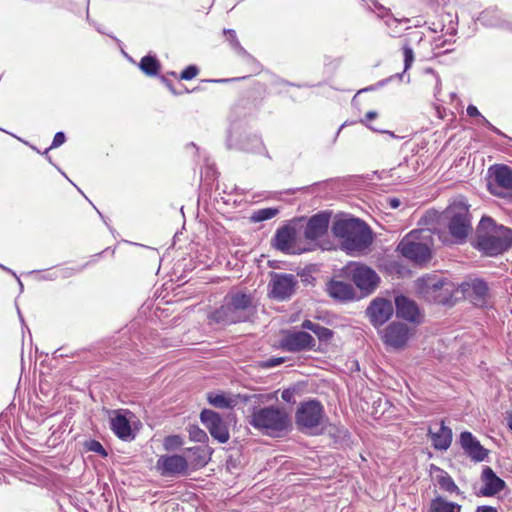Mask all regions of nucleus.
Returning <instances> with one entry per match:
<instances>
[{
    "mask_svg": "<svg viewBox=\"0 0 512 512\" xmlns=\"http://www.w3.org/2000/svg\"><path fill=\"white\" fill-rule=\"evenodd\" d=\"M512 246V229L482 217L477 227L476 247L487 256H497Z\"/></svg>",
    "mask_w": 512,
    "mask_h": 512,
    "instance_id": "1",
    "label": "nucleus"
},
{
    "mask_svg": "<svg viewBox=\"0 0 512 512\" xmlns=\"http://www.w3.org/2000/svg\"><path fill=\"white\" fill-rule=\"evenodd\" d=\"M335 237L341 240V245L350 254L365 251L373 241L370 228L359 219H340L332 226Z\"/></svg>",
    "mask_w": 512,
    "mask_h": 512,
    "instance_id": "2",
    "label": "nucleus"
},
{
    "mask_svg": "<svg viewBox=\"0 0 512 512\" xmlns=\"http://www.w3.org/2000/svg\"><path fill=\"white\" fill-rule=\"evenodd\" d=\"M252 307V297L240 291L228 293L223 304L209 314V319L217 324L228 325L246 321Z\"/></svg>",
    "mask_w": 512,
    "mask_h": 512,
    "instance_id": "3",
    "label": "nucleus"
},
{
    "mask_svg": "<svg viewBox=\"0 0 512 512\" xmlns=\"http://www.w3.org/2000/svg\"><path fill=\"white\" fill-rule=\"evenodd\" d=\"M248 422L255 429L270 436H279L288 429L291 423L287 412L274 406L254 408Z\"/></svg>",
    "mask_w": 512,
    "mask_h": 512,
    "instance_id": "4",
    "label": "nucleus"
},
{
    "mask_svg": "<svg viewBox=\"0 0 512 512\" xmlns=\"http://www.w3.org/2000/svg\"><path fill=\"white\" fill-rule=\"evenodd\" d=\"M431 245L429 230H413L400 241L397 250L415 263H424L431 258Z\"/></svg>",
    "mask_w": 512,
    "mask_h": 512,
    "instance_id": "5",
    "label": "nucleus"
},
{
    "mask_svg": "<svg viewBox=\"0 0 512 512\" xmlns=\"http://www.w3.org/2000/svg\"><path fill=\"white\" fill-rule=\"evenodd\" d=\"M446 215L449 218L448 227L451 235L458 242H462L472 229L469 206L464 200L454 201L447 208Z\"/></svg>",
    "mask_w": 512,
    "mask_h": 512,
    "instance_id": "6",
    "label": "nucleus"
},
{
    "mask_svg": "<svg viewBox=\"0 0 512 512\" xmlns=\"http://www.w3.org/2000/svg\"><path fill=\"white\" fill-rule=\"evenodd\" d=\"M324 408L316 400L302 403L295 414L296 424L301 430L311 434H317L321 430L324 421Z\"/></svg>",
    "mask_w": 512,
    "mask_h": 512,
    "instance_id": "7",
    "label": "nucleus"
},
{
    "mask_svg": "<svg viewBox=\"0 0 512 512\" xmlns=\"http://www.w3.org/2000/svg\"><path fill=\"white\" fill-rule=\"evenodd\" d=\"M350 277L356 287L365 294L373 293L380 283V277L376 271L364 264L352 265Z\"/></svg>",
    "mask_w": 512,
    "mask_h": 512,
    "instance_id": "8",
    "label": "nucleus"
},
{
    "mask_svg": "<svg viewBox=\"0 0 512 512\" xmlns=\"http://www.w3.org/2000/svg\"><path fill=\"white\" fill-rule=\"evenodd\" d=\"M492 171L491 179L488 182V190L491 194L507 198L512 192V169L508 166H496Z\"/></svg>",
    "mask_w": 512,
    "mask_h": 512,
    "instance_id": "9",
    "label": "nucleus"
},
{
    "mask_svg": "<svg viewBox=\"0 0 512 512\" xmlns=\"http://www.w3.org/2000/svg\"><path fill=\"white\" fill-rule=\"evenodd\" d=\"M315 346V339L305 331H286L280 340V348L292 353L314 350Z\"/></svg>",
    "mask_w": 512,
    "mask_h": 512,
    "instance_id": "10",
    "label": "nucleus"
},
{
    "mask_svg": "<svg viewBox=\"0 0 512 512\" xmlns=\"http://www.w3.org/2000/svg\"><path fill=\"white\" fill-rule=\"evenodd\" d=\"M412 335V330L407 324L392 322L381 332L384 344L393 349H402L406 346Z\"/></svg>",
    "mask_w": 512,
    "mask_h": 512,
    "instance_id": "11",
    "label": "nucleus"
},
{
    "mask_svg": "<svg viewBox=\"0 0 512 512\" xmlns=\"http://www.w3.org/2000/svg\"><path fill=\"white\" fill-rule=\"evenodd\" d=\"M157 471L163 476L184 475L188 467L185 455H162L156 462Z\"/></svg>",
    "mask_w": 512,
    "mask_h": 512,
    "instance_id": "12",
    "label": "nucleus"
},
{
    "mask_svg": "<svg viewBox=\"0 0 512 512\" xmlns=\"http://www.w3.org/2000/svg\"><path fill=\"white\" fill-rule=\"evenodd\" d=\"M200 419L214 439L220 443H225L229 440L228 428L218 413L213 410L204 409L200 414Z\"/></svg>",
    "mask_w": 512,
    "mask_h": 512,
    "instance_id": "13",
    "label": "nucleus"
},
{
    "mask_svg": "<svg viewBox=\"0 0 512 512\" xmlns=\"http://www.w3.org/2000/svg\"><path fill=\"white\" fill-rule=\"evenodd\" d=\"M297 283L293 274L275 273L270 282V295L274 299L285 300L294 293Z\"/></svg>",
    "mask_w": 512,
    "mask_h": 512,
    "instance_id": "14",
    "label": "nucleus"
},
{
    "mask_svg": "<svg viewBox=\"0 0 512 512\" xmlns=\"http://www.w3.org/2000/svg\"><path fill=\"white\" fill-rule=\"evenodd\" d=\"M444 284L445 281L442 278L436 275H427L417 280V289L429 302H440Z\"/></svg>",
    "mask_w": 512,
    "mask_h": 512,
    "instance_id": "15",
    "label": "nucleus"
},
{
    "mask_svg": "<svg viewBox=\"0 0 512 512\" xmlns=\"http://www.w3.org/2000/svg\"><path fill=\"white\" fill-rule=\"evenodd\" d=\"M297 232L293 226L286 225L279 228L274 236V247L287 254H298L305 250L296 247Z\"/></svg>",
    "mask_w": 512,
    "mask_h": 512,
    "instance_id": "16",
    "label": "nucleus"
},
{
    "mask_svg": "<svg viewBox=\"0 0 512 512\" xmlns=\"http://www.w3.org/2000/svg\"><path fill=\"white\" fill-rule=\"evenodd\" d=\"M394 312V306L390 300L384 298L374 299L367 308V314L371 323L377 327L387 322Z\"/></svg>",
    "mask_w": 512,
    "mask_h": 512,
    "instance_id": "17",
    "label": "nucleus"
},
{
    "mask_svg": "<svg viewBox=\"0 0 512 512\" xmlns=\"http://www.w3.org/2000/svg\"><path fill=\"white\" fill-rule=\"evenodd\" d=\"M330 215L327 213H318L312 216L306 224L304 236L308 240H317L328 230Z\"/></svg>",
    "mask_w": 512,
    "mask_h": 512,
    "instance_id": "18",
    "label": "nucleus"
},
{
    "mask_svg": "<svg viewBox=\"0 0 512 512\" xmlns=\"http://www.w3.org/2000/svg\"><path fill=\"white\" fill-rule=\"evenodd\" d=\"M460 444L465 452L475 461H483L487 456V450L484 449L480 442L468 431L461 433Z\"/></svg>",
    "mask_w": 512,
    "mask_h": 512,
    "instance_id": "19",
    "label": "nucleus"
},
{
    "mask_svg": "<svg viewBox=\"0 0 512 512\" xmlns=\"http://www.w3.org/2000/svg\"><path fill=\"white\" fill-rule=\"evenodd\" d=\"M428 435L436 450L446 451L452 443V430L445 425L443 420L440 421L437 431L430 427Z\"/></svg>",
    "mask_w": 512,
    "mask_h": 512,
    "instance_id": "20",
    "label": "nucleus"
},
{
    "mask_svg": "<svg viewBox=\"0 0 512 512\" xmlns=\"http://www.w3.org/2000/svg\"><path fill=\"white\" fill-rule=\"evenodd\" d=\"M481 479L483 487L480 493L483 496H493L505 487V482L500 479L490 467H485L482 471Z\"/></svg>",
    "mask_w": 512,
    "mask_h": 512,
    "instance_id": "21",
    "label": "nucleus"
},
{
    "mask_svg": "<svg viewBox=\"0 0 512 512\" xmlns=\"http://www.w3.org/2000/svg\"><path fill=\"white\" fill-rule=\"evenodd\" d=\"M396 314L410 322H418L419 310L414 301L405 296H398L395 299Z\"/></svg>",
    "mask_w": 512,
    "mask_h": 512,
    "instance_id": "22",
    "label": "nucleus"
},
{
    "mask_svg": "<svg viewBox=\"0 0 512 512\" xmlns=\"http://www.w3.org/2000/svg\"><path fill=\"white\" fill-rule=\"evenodd\" d=\"M125 413H127V411L117 412V414L110 420V427L118 438L122 440H130L133 439L134 436L132 434L130 421L126 417Z\"/></svg>",
    "mask_w": 512,
    "mask_h": 512,
    "instance_id": "23",
    "label": "nucleus"
},
{
    "mask_svg": "<svg viewBox=\"0 0 512 512\" xmlns=\"http://www.w3.org/2000/svg\"><path fill=\"white\" fill-rule=\"evenodd\" d=\"M330 297L339 301H349L354 299V288L343 281H330L326 288Z\"/></svg>",
    "mask_w": 512,
    "mask_h": 512,
    "instance_id": "24",
    "label": "nucleus"
},
{
    "mask_svg": "<svg viewBox=\"0 0 512 512\" xmlns=\"http://www.w3.org/2000/svg\"><path fill=\"white\" fill-rule=\"evenodd\" d=\"M184 455L188 459V467L193 469L205 466L209 458L207 447L202 446L187 448Z\"/></svg>",
    "mask_w": 512,
    "mask_h": 512,
    "instance_id": "25",
    "label": "nucleus"
},
{
    "mask_svg": "<svg viewBox=\"0 0 512 512\" xmlns=\"http://www.w3.org/2000/svg\"><path fill=\"white\" fill-rule=\"evenodd\" d=\"M468 286V294L472 302L477 306H483L486 303L488 295V286L486 282L480 279H475L472 280Z\"/></svg>",
    "mask_w": 512,
    "mask_h": 512,
    "instance_id": "26",
    "label": "nucleus"
},
{
    "mask_svg": "<svg viewBox=\"0 0 512 512\" xmlns=\"http://www.w3.org/2000/svg\"><path fill=\"white\" fill-rule=\"evenodd\" d=\"M462 506L456 502H451L442 496H437L431 500L427 512H461Z\"/></svg>",
    "mask_w": 512,
    "mask_h": 512,
    "instance_id": "27",
    "label": "nucleus"
},
{
    "mask_svg": "<svg viewBox=\"0 0 512 512\" xmlns=\"http://www.w3.org/2000/svg\"><path fill=\"white\" fill-rule=\"evenodd\" d=\"M477 21L484 26L497 27L502 26L501 14L497 8H487L477 18Z\"/></svg>",
    "mask_w": 512,
    "mask_h": 512,
    "instance_id": "28",
    "label": "nucleus"
},
{
    "mask_svg": "<svg viewBox=\"0 0 512 512\" xmlns=\"http://www.w3.org/2000/svg\"><path fill=\"white\" fill-rule=\"evenodd\" d=\"M437 474L435 475V480L439 485L440 489L449 492L459 494V488L455 484L452 477L444 470L440 468H436Z\"/></svg>",
    "mask_w": 512,
    "mask_h": 512,
    "instance_id": "29",
    "label": "nucleus"
},
{
    "mask_svg": "<svg viewBox=\"0 0 512 512\" xmlns=\"http://www.w3.org/2000/svg\"><path fill=\"white\" fill-rule=\"evenodd\" d=\"M139 68L142 70L143 73H145L148 76H155L158 74V71L160 69L159 61L152 56H144L140 63Z\"/></svg>",
    "mask_w": 512,
    "mask_h": 512,
    "instance_id": "30",
    "label": "nucleus"
},
{
    "mask_svg": "<svg viewBox=\"0 0 512 512\" xmlns=\"http://www.w3.org/2000/svg\"><path fill=\"white\" fill-rule=\"evenodd\" d=\"M207 400L212 406L222 409L231 408L235 404V401L231 397H228L225 394H216L212 392L208 393Z\"/></svg>",
    "mask_w": 512,
    "mask_h": 512,
    "instance_id": "31",
    "label": "nucleus"
},
{
    "mask_svg": "<svg viewBox=\"0 0 512 512\" xmlns=\"http://www.w3.org/2000/svg\"><path fill=\"white\" fill-rule=\"evenodd\" d=\"M278 209L276 208H263L255 211L252 216L251 220L253 222H262L265 220L272 219L278 214Z\"/></svg>",
    "mask_w": 512,
    "mask_h": 512,
    "instance_id": "32",
    "label": "nucleus"
},
{
    "mask_svg": "<svg viewBox=\"0 0 512 512\" xmlns=\"http://www.w3.org/2000/svg\"><path fill=\"white\" fill-rule=\"evenodd\" d=\"M227 40L230 42L232 48L240 55L250 57L247 51L241 46L237 39L236 32L232 29L224 30Z\"/></svg>",
    "mask_w": 512,
    "mask_h": 512,
    "instance_id": "33",
    "label": "nucleus"
},
{
    "mask_svg": "<svg viewBox=\"0 0 512 512\" xmlns=\"http://www.w3.org/2000/svg\"><path fill=\"white\" fill-rule=\"evenodd\" d=\"M183 445V440L179 435L167 436L163 441V447L166 451H173Z\"/></svg>",
    "mask_w": 512,
    "mask_h": 512,
    "instance_id": "34",
    "label": "nucleus"
},
{
    "mask_svg": "<svg viewBox=\"0 0 512 512\" xmlns=\"http://www.w3.org/2000/svg\"><path fill=\"white\" fill-rule=\"evenodd\" d=\"M403 56H404V71L399 77H403V74L409 70L414 62V52L412 48L408 45L403 46Z\"/></svg>",
    "mask_w": 512,
    "mask_h": 512,
    "instance_id": "35",
    "label": "nucleus"
},
{
    "mask_svg": "<svg viewBox=\"0 0 512 512\" xmlns=\"http://www.w3.org/2000/svg\"><path fill=\"white\" fill-rule=\"evenodd\" d=\"M314 334L320 341L328 342L333 337V331L329 328L321 326L318 324L317 328L314 331Z\"/></svg>",
    "mask_w": 512,
    "mask_h": 512,
    "instance_id": "36",
    "label": "nucleus"
},
{
    "mask_svg": "<svg viewBox=\"0 0 512 512\" xmlns=\"http://www.w3.org/2000/svg\"><path fill=\"white\" fill-rule=\"evenodd\" d=\"M250 140L252 142L251 145L249 143H242V149L251 152L258 151L262 146L261 139L258 136L253 135L251 136Z\"/></svg>",
    "mask_w": 512,
    "mask_h": 512,
    "instance_id": "37",
    "label": "nucleus"
},
{
    "mask_svg": "<svg viewBox=\"0 0 512 512\" xmlns=\"http://www.w3.org/2000/svg\"><path fill=\"white\" fill-rule=\"evenodd\" d=\"M81 269H76L73 267H65L55 270V277L58 278H69L78 273Z\"/></svg>",
    "mask_w": 512,
    "mask_h": 512,
    "instance_id": "38",
    "label": "nucleus"
},
{
    "mask_svg": "<svg viewBox=\"0 0 512 512\" xmlns=\"http://www.w3.org/2000/svg\"><path fill=\"white\" fill-rule=\"evenodd\" d=\"M86 447L89 451L100 454L101 456H107V452L102 446V444L96 440H91L86 444Z\"/></svg>",
    "mask_w": 512,
    "mask_h": 512,
    "instance_id": "39",
    "label": "nucleus"
},
{
    "mask_svg": "<svg viewBox=\"0 0 512 512\" xmlns=\"http://www.w3.org/2000/svg\"><path fill=\"white\" fill-rule=\"evenodd\" d=\"M198 74V68L196 66H188L184 69L180 75V78L183 80H191L196 77Z\"/></svg>",
    "mask_w": 512,
    "mask_h": 512,
    "instance_id": "40",
    "label": "nucleus"
},
{
    "mask_svg": "<svg viewBox=\"0 0 512 512\" xmlns=\"http://www.w3.org/2000/svg\"><path fill=\"white\" fill-rule=\"evenodd\" d=\"M65 139L66 137L63 132H57L53 138L51 146L45 151V154H47L50 149L61 146L65 142Z\"/></svg>",
    "mask_w": 512,
    "mask_h": 512,
    "instance_id": "41",
    "label": "nucleus"
},
{
    "mask_svg": "<svg viewBox=\"0 0 512 512\" xmlns=\"http://www.w3.org/2000/svg\"><path fill=\"white\" fill-rule=\"evenodd\" d=\"M190 437L194 441L201 442L207 438V435L203 430H201L199 428H195L190 431Z\"/></svg>",
    "mask_w": 512,
    "mask_h": 512,
    "instance_id": "42",
    "label": "nucleus"
},
{
    "mask_svg": "<svg viewBox=\"0 0 512 512\" xmlns=\"http://www.w3.org/2000/svg\"><path fill=\"white\" fill-rule=\"evenodd\" d=\"M295 389L294 388H288L282 391L281 398L288 403L295 402Z\"/></svg>",
    "mask_w": 512,
    "mask_h": 512,
    "instance_id": "43",
    "label": "nucleus"
},
{
    "mask_svg": "<svg viewBox=\"0 0 512 512\" xmlns=\"http://www.w3.org/2000/svg\"><path fill=\"white\" fill-rule=\"evenodd\" d=\"M426 73L428 74H431L434 79H435V92H434V95L437 97L438 94L440 93V85H441V80H440V77L432 70V69H426Z\"/></svg>",
    "mask_w": 512,
    "mask_h": 512,
    "instance_id": "44",
    "label": "nucleus"
},
{
    "mask_svg": "<svg viewBox=\"0 0 512 512\" xmlns=\"http://www.w3.org/2000/svg\"><path fill=\"white\" fill-rule=\"evenodd\" d=\"M481 124L486 126L489 130L493 131L494 133L500 134V131L491 124L483 115L480 118Z\"/></svg>",
    "mask_w": 512,
    "mask_h": 512,
    "instance_id": "45",
    "label": "nucleus"
},
{
    "mask_svg": "<svg viewBox=\"0 0 512 512\" xmlns=\"http://www.w3.org/2000/svg\"><path fill=\"white\" fill-rule=\"evenodd\" d=\"M301 326L303 329L310 330L314 333L315 329L318 326V323H314L311 320H305V321H303Z\"/></svg>",
    "mask_w": 512,
    "mask_h": 512,
    "instance_id": "46",
    "label": "nucleus"
},
{
    "mask_svg": "<svg viewBox=\"0 0 512 512\" xmlns=\"http://www.w3.org/2000/svg\"><path fill=\"white\" fill-rule=\"evenodd\" d=\"M284 362L283 358H270L266 361L265 366L266 367H275Z\"/></svg>",
    "mask_w": 512,
    "mask_h": 512,
    "instance_id": "47",
    "label": "nucleus"
},
{
    "mask_svg": "<svg viewBox=\"0 0 512 512\" xmlns=\"http://www.w3.org/2000/svg\"><path fill=\"white\" fill-rule=\"evenodd\" d=\"M467 114L470 116V117H479L481 118V113L479 112V110L477 109L476 106L474 105H469L467 107Z\"/></svg>",
    "mask_w": 512,
    "mask_h": 512,
    "instance_id": "48",
    "label": "nucleus"
},
{
    "mask_svg": "<svg viewBox=\"0 0 512 512\" xmlns=\"http://www.w3.org/2000/svg\"><path fill=\"white\" fill-rule=\"evenodd\" d=\"M475 512H498V510L493 506L482 505L478 506Z\"/></svg>",
    "mask_w": 512,
    "mask_h": 512,
    "instance_id": "49",
    "label": "nucleus"
},
{
    "mask_svg": "<svg viewBox=\"0 0 512 512\" xmlns=\"http://www.w3.org/2000/svg\"><path fill=\"white\" fill-rule=\"evenodd\" d=\"M376 117H377V113L375 111H369L366 113L365 119L362 120V122L365 123L366 121H371V120L375 119Z\"/></svg>",
    "mask_w": 512,
    "mask_h": 512,
    "instance_id": "50",
    "label": "nucleus"
},
{
    "mask_svg": "<svg viewBox=\"0 0 512 512\" xmlns=\"http://www.w3.org/2000/svg\"><path fill=\"white\" fill-rule=\"evenodd\" d=\"M389 205L392 208H398L401 204L400 200L397 198H389L388 199Z\"/></svg>",
    "mask_w": 512,
    "mask_h": 512,
    "instance_id": "51",
    "label": "nucleus"
},
{
    "mask_svg": "<svg viewBox=\"0 0 512 512\" xmlns=\"http://www.w3.org/2000/svg\"><path fill=\"white\" fill-rule=\"evenodd\" d=\"M57 278H58V277H55V271H53V272H48V273H46V274H44V275L42 276V279H44V280H55V279H57Z\"/></svg>",
    "mask_w": 512,
    "mask_h": 512,
    "instance_id": "52",
    "label": "nucleus"
},
{
    "mask_svg": "<svg viewBox=\"0 0 512 512\" xmlns=\"http://www.w3.org/2000/svg\"><path fill=\"white\" fill-rule=\"evenodd\" d=\"M508 427L512 430V411L506 413Z\"/></svg>",
    "mask_w": 512,
    "mask_h": 512,
    "instance_id": "53",
    "label": "nucleus"
},
{
    "mask_svg": "<svg viewBox=\"0 0 512 512\" xmlns=\"http://www.w3.org/2000/svg\"><path fill=\"white\" fill-rule=\"evenodd\" d=\"M376 8H379L382 10L381 14H379L380 17L384 16V13H386V9H384L382 6L375 4Z\"/></svg>",
    "mask_w": 512,
    "mask_h": 512,
    "instance_id": "54",
    "label": "nucleus"
},
{
    "mask_svg": "<svg viewBox=\"0 0 512 512\" xmlns=\"http://www.w3.org/2000/svg\"><path fill=\"white\" fill-rule=\"evenodd\" d=\"M512 31V27L509 28Z\"/></svg>",
    "mask_w": 512,
    "mask_h": 512,
    "instance_id": "55",
    "label": "nucleus"
}]
</instances>
